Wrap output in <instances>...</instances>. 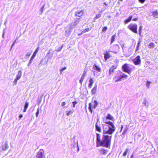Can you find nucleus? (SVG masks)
Returning a JSON list of instances; mask_svg holds the SVG:
<instances>
[{"instance_id": "f257e3e1", "label": "nucleus", "mask_w": 158, "mask_h": 158, "mask_svg": "<svg viewBox=\"0 0 158 158\" xmlns=\"http://www.w3.org/2000/svg\"><path fill=\"white\" fill-rule=\"evenodd\" d=\"M105 124H102L103 135L101 140L100 146L105 147L106 148L110 146L112 135L115 131L116 128L114 123L110 121L105 120L104 121Z\"/></svg>"}, {"instance_id": "f03ea898", "label": "nucleus", "mask_w": 158, "mask_h": 158, "mask_svg": "<svg viewBox=\"0 0 158 158\" xmlns=\"http://www.w3.org/2000/svg\"><path fill=\"white\" fill-rule=\"evenodd\" d=\"M128 76L125 74L119 72L113 78V80L115 81V82H117L121 81L123 78H126Z\"/></svg>"}, {"instance_id": "7ed1b4c3", "label": "nucleus", "mask_w": 158, "mask_h": 158, "mask_svg": "<svg viewBox=\"0 0 158 158\" xmlns=\"http://www.w3.org/2000/svg\"><path fill=\"white\" fill-rule=\"evenodd\" d=\"M122 69L124 72L130 74L132 72V68L128 66L127 64H124L122 67Z\"/></svg>"}, {"instance_id": "20e7f679", "label": "nucleus", "mask_w": 158, "mask_h": 158, "mask_svg": "<svg viewBox=\"0 0 158 158\" xmlns=\"http://www.w3.org/2000/svg\"><path fill=\"white\" fill-rule=\"evenodd\" d=\"M127 28L132 31L135 33H137V26L136 24H130L127 27Z\"/></svg>"}, {"instance_id": "39448f33", "label": "nucleus", "mask_w": 158, "mask_h": 158, "mask_svg": "<svg viewBox=\"0 0 158 158\" xmlns=\"http://www.w3.org/2000/svg\"><path fill=\"white\" fill-rule=\"evenodd\" d=\"M119 48L120 47L118 45L115 44L111 47L110 50H109V52L116 54L119 51Z\"/></svg>"}, {"instance_id": "423d86ee", "label": "nucleus", "mask_w": 158, "mask_h": 158, "mask_svg": "<svg viewBox=\"0 0 158 158\" xmlns=\"http://www.w3.org/2000/svg\"><path fill=\"white\" fill-rule=\"evenodd\" d=\"M123 52L126 57L130 56L132 53L131 47H130L127 49H125Z\"/></svg>"}, {"instance_id": "0eeeda50", "label": "nucleus", "mask_w": 158, "mask_h": 158, "mask_svg": "<svg viewBox=\"0 0 158 158\" xmlns=\"http://www.w3.org/2000/svg\"><path fill=\"white\" fill-rule=\"evenodd\" d=\"M98 105V102L96 100H94V102H92L91 103H90L89 104V109L90 112L92 113V110L91 107L95 109Z\"/></svg>"}, {"instance_id": "6e6552de", "label": "nucleus", "mask_w": 158, "mask_h": 158, "mask_svg": "<svg viewBox=\"0 0 158 158\" xmlns=\"http://www.w3.org/2000/svg\"><path fill=\"white\" fill-rule=\"evenodd\" d=\"M44 153V150L42 149H40L37 153L36 158H45Z\"/></svg>"}, {"instance_id": "1a4fd4ad", "label": "nucleus", "mask_w": 158, "mask_h": 158, "mask_svg": "<svg viewBox=\"0 0 158 158\" xmlns=\"http://www.w3.org/2000/svg\"><path fill=\"white\" fill-rule=\"evenodd\" d=\"M132 61L135 65H139L141 63L140 56H138L132 60Z\"/></svg>"}, {"instance_id": "9d476101", "label": "nucleus", "mask_w": 158, "mask_h": 158, "mask_svg": "<svg viewBox=\"0 0 158 158\" xmlns=\"http://www.w3.org/2000/svg\"><path fill=\"white\" fill-rule=\"evenodd\" d=\"M96 146L98 147L100 146V143H101V135L98 133L96 134Z\"/></svg>"}, {"instance_id": "9b49d317", "label": "nucleus", "mask_w": 158, "mask_h": 158, "mask_svg": "<svg viewBox=\"0 0 158 158\" xmlns=\"http://www.w3.org/2000/svg\"><path fill=\"white\" fill-rule=\"evenodd\" d=\"M79 19H76L74 23L73 22L71 24L70 26V29H73L79 23Z\"/></svg>"}, {"instance_id": "f8f14e48", "label": "nucleus", "mask_w": 158, "mask_h": 158, "mask_svg": "<svg viewBox=\"0 0 158 158\" xmlns=\"http://www.w3.org/2000/svg\"><path fill=\"white\" fill-rule=\"evenodd\" d=\"M117 67V66L116 65L112 66L110 69L109 70V73L110 75L114 71V69H115Z\"/></svg>"}, {"instance_id": "ddd939ff", "label": "nucleus", "mask_w": 158, "mask_h": 158, "mask_svg": "<svg viewBox=\"0 0 158 158\" xmlns=\"http://www.w3.org/2000/svg\"><path fill=\"white\" fill-rule=\"evenodd\" d=\"M106 119L104 120L103 122L105 120H106V121H108L107 119L110 120L112 121L114 120V117L112 116L110 114H107V116L106 117ZM104 123L105 124L104 122Z\"/></svg>"}, {"instance_id": "4468645a", "label": "nucleus", "mask_w": 158, "mask_h": 158, "mask_svg": "<svg viewBox=\"0 0 158 158\" xmlns=\"http://www.w3.org/2000/svg\"><path fill=\"white\" fill-rule=\"evenodd\" d=\"M84 12V10H82L80 11H77L75 13V15L77 16L80 17L83 15Z\"/></svg>"}, {"instance_id": "2eb2a0df", "label": "nucleus", "mask_w": 158, "mask_h": 158, "mask_svg": "<svg viewBox=\"0 0 158 158\" xmlns=\"http://www.w3.org/2000/svg\"><path fill=\"white\" fill-rule=\"evenodd\" d=\"M108 151L107 150H105L103 148H102L101 149H99V152L102 155H106L107 154Z\"/></svg>"}, {"instance_id": "dca6fc26", "label": "nucleus", "mask_w": 158, "mask_h": 158, "mask_svg": "<svg viewBox=\"0 0 158 158\" xmlns=\"http://www.w3.org/2000/svg\"><path fill=\"white\" fill-rule=\"evenodd\" d=\"M8 148V145L7 141H6L4 144L2 146V150L3 151H5Z\"/></svg>"}, {"instance_id": "f3484780", "label": "nucleus", "mask_w": 158, "mask_h": 158, "mask_svg": "<svg viewBox=\"0 0 158 158\" xmlns=\"http://www.w3.org/2000/svg\"><path fill=\"white\" fill-rule=\"evenodd\" d=\"M97 85L95 84L94 87L92 89L91 91V93L92 95H94L96 92L97 89Z\"/></svg>"}, {"instance_id": "a211bd4d", "label": "nucleus", "mask_w": 158, "mask_h": 158, "mask_svg": "<svg viewBox=\"0 0 158 158\" xmlns=\"http://www.w3.org/2000/svg\"><path fill=\"white\" fill-rule=\"evenodd\" d=\"M93 69L94 70L98 71V72H100L101 71V69L100 67L95 64H94V65L93 66Z\"/></svg>"}, {"instance_id": "6ab92c4d", "label": "nucleus", "mask_w": 158, "mask_h": 158, "mask_svg": "<svg viewBox=\"0 0 158 158\" xmlns=\"http://www.w3.org/2000/svg\"><path fill=\"white\" fill-rule=\"evenodd\" d=\"M152 15L154 17L158 18V12L157 10L153 11Z\"/></svg>"}, {"instance_id": "aec40b11", "label": "nucleus", "mask_w": 158, "mask_h": 158, "mask_svg": "<svg viewBox=\"0 0 158 158\" xmlns=\"http://www.w3.org/2000/svg\"><path fill=\"white\" fill-rule=\"evenodd\" d=\"M95 129L98 132H100L101 131V127L100 126H99L98 125L97 122L96 123L95 125Z\"/></svg>"}, {"instance_id": "412c9836", "label": "nucleus", "mask_w": 158, "mask_h": 158, "mask_svg": "<svg viewBox=\"0 0 158 158\" xmlns=\"http://www.w3.org/2000/svg\"><path fill=\"white\" fill-rule=\"evenodd\" d=\"M22 76V72L21 71H19L18 73V74L16 75V79H19Z\"/></svg>"}, {"instance_id": "4be33fe9", "label": "nucleus", "mask_w": 158, "mask_h": 158, "mask_svg": "<svg viewBox=\"0 0 158 158\" xmlns=\"http://www.w3.org/2000/svg\"><path fill=\"white\" fill-rule=\"evenodd\" d=\"M89 84L88 86L89 88H91L93 85V84L94 83L93 80L92 78H90V80L89 81Z\"/></svg>"}, {"instance_id": "5701e85b", "label": "nucleus", "mask_w": 158, "mask_h": 158, "mask_svg": "<svg viewBox=\"0 0 158 158\" xmlns=\"http://www.w3.org/2000/svg\"><path fill=\"white\" fill-rule=\"evenodd\" d=\"M132 17V16H130L128 19H126L125 21V24H127L130 22L131 20Z\"/></svg>"}, {"instance_id": "b1692460", "label": "nucleus", "mask_w": 158, "mask_h": 158, "mask_svg": "<svg viewBox=\"0 0 158 158\" xmlns=\"http://www.w3.org/2000/svg\"><path fill=\"white\" fill-rule=\"evenodd\" d=\"M29 103L28 102H25V104L24 106V109L23 110V112H25L26 111L27 109Z\"/></svg>"}, {"instance_id": "393cba45", "label": "nucleus", "mask_w": 158, "mask_h": 158, "mask_svg": "<svg viewBox=\"0 0 158 158\" xmlns=\"http://www.w3.org/2000/svg\"><path fill=\"white\" fill-rule=\"evenodd\" d=\"M155 47V44L153 42L150 43L148 44V47L150 48H152Z\"/></svg>"}, {"instance_id": "a878e982", "label": "nucleus", "mask_w": 158, "mask_h": 158, "mask_svg": "<svg viewBox=\"0 0 158 158\" xmlns=\"http://www.w3.org/2000/svg\"><path fill=\"white\" fill-rule=\"evenodd\" d=\"M74 110H70L69 111L66 110V113L67 116H69L70 114H72Z\"/></svg>"}, {"instance_id": "bb28decb", "label": "nucleus", "mask_w": 158, "mask_h": 158, "mask_svg": "<svg viewBox=\"0 0 158 158\" xmlns=\"http://www.w3.org/2000/svg\"><path fill=\"white\" fill-rule=\"evenodd\" d=\"M39 47H38L37 48L36 50L34 52L33 54V55L32 56V57L35 58V56L36 55V54L37 52H38V51H39Z\"/></svg>"}, {"instance_id": "cd10ccee", "label": "nucleus", "mask_w": 158, "mask_h": 158, "mask_svg": "<svg viewBox=\"0 0 158 158\" xmlns=\"http://www.w3.org/2000/svg\"><path fill=\"white\" fill-rule=\"evenodd\" d=\"M32 53V52L31 51H30L27 52L26 54V58H28L29 56L31 55V54Z\"/></svg>"}, {"instance_id": "c85d7f7f", "label": "nucleus", "mask_w": 158, "mask_h": 158, "mask_svg": "<svg viewBox=\"0 0 158 158\" xmlns=\"http://www.w3.org/2000/svg\"><path fill=\"white\" fill-rule=\"evenodd\" d=\"M116 36L115 35H114L112 36L111 40V44L114 41Z\"/></svg>"}, {"instance_id": "c756f323", "label": "nucleus", "mask_w": 158, "mask_h": 158, "mask_svg": "<svg viewBox=\"0 0 158 158\" xmlns=\"http://www.w3.org/2000/svg\"><path fill=\"white\" fill-rule=\"evenodd\" d=\"M110 57V55L107 52L104 54V58L106 60L109 58Z\"/></svg>"}, {"instance_id": "7c9ffc66", "label": "nucleus", "mask_w": 158, "mask_h": 158, "mask_svg": "<svg viewBox=\"0 0 158 158\" xmlns=\"http://www.w3.org/2000/svg\"><path fill=\"white\" fill-rule=\"evenodd\" d=\"M143 104L145 105V106H146L147 108L148 107V104L146 100L145 99L143 102Z\"/></svg>"}, {"instance_id": "2f4dec72", "label": "nucleus", "mask_w": 158, "mask_h": 158, "mask_svg": "<svg viewBox=\"0 0 158 158\" xmlns=\"http://www.w3.org/2000/svg\"><path fill=\"white\" fill-rule=\"evenodd\" d=\"M34 58L32 56L31 57V58L30 59V61H29V63L28 64V66H29L31 64V63H32V61Z\"/></svg>"}, {"instance_id": "473e14b6", "label": "nucleus", "mask_w": 158, "mask_h": 158, "mask_svg": "<svg viewBox=\"0 0 158 158\" xmlns=\"http://www.w3.org/2000/svg\"><path fill=\"white\" fill-rule=\"evenodd\" d=\"M84 78H85V77H82V76H81L80 80L79 81V82L81 85H82V82L84 79Z\"/></svg>"}, {"instance_id": "72a5a7b5", "label": "nucleus", "mask_w": 158, "mask_h": 158, "mask_svg": "<svg viewBox=\"0 0 158 158\" xmlns=\"http://www.w3.org/2000/svg\"><path fill=\"white\" fill-rule=\"evenodd\" d=\"M151 83V82L150 81H147L146 85L148 88H149L150 87V84Z\"/></svg>"}, {"instance_id": "f704fd0d", "label": "nucleus", "mask_w": 158, "mask_h": 158, "mask_svg": "<svg viewBox=\"0 0 158 158\" xmlns=\"http://www.w3.org/2000/svg\"><path fill=\"white\" fill-rule=\"evenodd\" d=\"M128 148L126 149L125 151L123 153V156H125L126 155L127 153V152H128Z\"/></svg>"}, {"instance_id": "c9c22d12", "label": "nucleus", "mask_w": 158, "mask_h": 158, "mask_svg": "<svg viewBox=\"0 0 158 158\" xmlns=\"http://www.w3.org/2000/svg\"><path fill=\"white\" fill-rule=\"evenodd\" d=\"M89 30V28H86L85 30H83L82 32L81 33H83L88 31Z\"/></svg>"}, {"instance_id": "e433bc0d", "label": "nucleus", "mask_w": 158, "mask_h": 158, "mask_svg": "<svg viewBox=\"0 0 158 158\" xmlns=\"http://www.w3.org/2000/svg\"><path fill=\"white\" fill-rule=\"evenodd\" d=\"M129 125H126V127H125L124 130L125 131H127L129 129Z\"/></svg>"}, {"instance_id": "4c0bfd02", "label": "nucleus", "mask_w": 158, "mask_h": 158, "mask_svg": "<svg viewBox=\"0 0 158 158\" xmlns=\"http://www.w3.org/2000/svg\"><path fill=\"white\" fill-rule=\"evenodd\" d=\"M107 29V27H105L102 29V31L103 32H105Z\"/></svg>"}, {"instance_id": "58836bf2", "label": "nucleus", "mask_w": 158, "mask_h": 158, "mask_svg": "<svg viewBox=\"0 0 158 158\" xmlns=\"http://www.w3.org/2000/svg\"><path fill=\"white\" fill-rule=\"evenodd\" d=\"M101 16V15L100 14H98L96 15L95 17L94 18V19H98Z\"/></svg>"}, {"instance_id": "ea45409f", "label": "nucleus", "mask_w": 158, "mask_h": 158, "mask_svg": "<svg viewBox=\"0 0 158 158\" xmlns=\"http://www.w3.org/2000/svg\"><path fill=\"white\" fill-rule=\"evenodd\" d=\"M18 80H19L16 79V78H15V79L14 81H13V84L14 85H16L17 84V81Z\"/></svg>"}, {"instance_id": "a19ab883", "label": "nucleus", "mask_w": 158, "mask_h": 158, "mask_svg": "<svg viewBox=\"0 0 158 158\" xmlns=\"http://www.w3.org/2000/svg\"><path fill=\"white\" fill-rule=\"evenodd\" d=\"M73 104V107H75V106L76 104L77 103V102L76 101H75L72 102Z\"/></svg>"}, {"instance_id": "79ce46f5", "label": "nucleus", "mask_w": 158, "mask_h": 158, "mask_svg": "<svg viewBox=\"0 0 158 158\" xmlns=\"http://www.w3.org/2000/svg\"><path fill=\"white\" fill-rule=\"evenodd\" d=\"M121 47L122 48L123 51V52L124 50L126 49V48L124 47V44H123L122 45H121Z\"/></svg>"}, {"instance_id": "37998d69", "label": "nucleus", "mask_w": 158, "mask_h": 158, "mask_svg": "<svg viewBox=\"0 0 158 158\" xmlns=\"http://www.w3.org/2000/svg\"><path fill=\"white\" fill-rule=\"evenodd\" d=\"M39 114V108L37 109V112L36 113L35 115L36 117L38 116V114Z\"/></svg>"}, {"instance_id": "c03bdc74", "label": "nucleus", "mask_w": 158, "mask_h": 158, "mask_svg": "<svg viewBox=\"0 0 158 158\" xmlns=\"http://www.w3.org/2000/svg\"><path fill=\"white\" fill-rule=\"evenodd\" d=\"M45 5V4L40 9V11L41 12V14H42V12L43 11V9L44 8Z\"/></svg>"}, {"instance_id": "a18cd8bd", "label": "nucleus", "mask_w": 158, "mask_h": 158, "mask_svg": "<svg viewBox=\"0 0 158 158\" xmlns=\"http://www.w3.org/2000/svg\"><path fill=\"white\" fill-rule=\"evenodd\" d=\"M66 67H64L62 69H61L60 70V73H61L65 69H66Z\"/></svg>"}, {"instance_id": "49530a36", "label": "nucleus", "mask_w": 158, "mask_h": 158, "mask_svg": "<svg viewBox=\"0 0 158 158\" xmlns=\"http://www.w3.org/2000/svg\"><path fill=\"white\" fill-rule=\"evenodd\" d=\"M5 34V30L4 29V30H3V34H2V37L3 38H4V35Z\"/></svg>"}, {"instance_id": "de8ad7c7", "label": "nucleus", "mask_w": 158, "mask_h": 158, "mask_svg": "<svg viewBox=\"0 0 158 158\" xmlns=\"http://www.w3.org/2000/svg\"><path fill=\"white\" fill-rule=\"evenodd\" d=\"M15 42H16V41H15L13 42V44H12V45H11V48H10V50H11V49H12V48L14 46V45H15Z\"/></svg>"}, {"instance_id": "09e8293b", "label": "nucleus", "mask_w": 158, "mask_h": 158, "mask_svg": "<svg viewBox=\"0 0 158 158\" xmlns=\"http://www.w3.org/2000/svg\"><path fill=\"white\" fill-rule=\"evenodd\" d=\"M140 46V41H139L137 44V45L136 47H138V48H139Z\"/></svg>"}, {"instance_id": "8fccbe9b", "label": "nucleus", "mask_w": 158, "mask_h": 158, "mask_svg": "<svg viewBox=\"0 0 158 158\" xmlns=\"http://www.w3.org/2000/svg\"><path fill=\"white\" fill-rule=\"evenodd\" d=\"M65 102H62V103H61V106H65Z\"/></svg>"}, {"instance_id": "3c124183", "label": "nucleus", "mask_w": 158, "mask_h": 158, "mask_svg": "<svg viewBox=\"0 0 158 158\" xmlns=\"http://www.w3.org/2000/svg\"><path fill=\"white\" fill-rule=\"evenodd\" d=\"M127 131H125L124 130L123 131V132L122 134L124 136L126 133Z\"/></svg>"}, {"instance_id": "603ef678", "label": "nucleus", "mask_w": 158, "mask_h": 158, "mask_svg": "<svg viewBox=\"0 0 158 158\" xmlns=\"http://www.w3.org/2000/svg\"><path fill=\"white\" fill-rule=\"evenodd\" d=\"M139 1L141 3H143L145 1V0H139Z\"/></svg>"}, {"instance_id": "864d4df0", "label": "nucleus", "mask_w": 158, "mask_h": 158, "mask_svg": "<svg viewBox=\"0 0 158 158\" xmlns=\"http://www.w3.org/2000/svg\"><path fill=\"white\" fill-rule=\"evenodd\" d=\"M23 117V115L22 114H20L19 116V119L22 118Z\"/></svg>"}, {"instance_id": "5fc2aeb1", "label": "nucleus", "mask_w": 158, "mask_h": 158, "mask_svg": "<svg viewBox=\"0 0 158 158\" xmlns=\"http://www.w3.org/2000/svg\"><path fill=\"white\" fill-rule=\"evenodd\" d=\"M142 29V26H140L139 28V31H141Z\"/></svg>"}, {"instance_id": "6e6d98bb", "label": "nucleus", "mask_w": 158, "mask_h": 158, "mask_svg": "<svg viewBox=\"0 0 158 158\" xmlns=\"http://www.w3.org/2000/svg\"><path fill=\"white\" fill-rule=\"evenodd\" d=\"M138 20V18H135L133 19L132 20L134 21H136Z\"/></svg>"}, {"instance_id": "4d7b16f0", "label": "nucleus", "mask_w": 158, "mask_h": 158, "mask_svg": "<svg viewBox=\"0 0 158 158\" xmlns=\"http://www.w3.org/2000/svg\"><path fill=\"white\" fill-rule=\"evenodd\" d=\"M86 71H84L83 74L86 75Z\"/></svg>"}, {"instance_id": "13d9d810", "label": "nucleus", "mask_w": 158, "mask_h": 158, "mask_svg": "<svg viewBox=\"0 0 158 158\" xmlns=\"http://www.w3.org/2000/svg\"><path fill=\"white\" fill-rule=\"evenodd\" d=\"M139 49V48H138V47H136V50L135 51H137Z\"/></svg>"}, {"instance_id": "bf43d9fd", "label": "nucleus", "mask_w": 158, "mask_h": 158, "mask_svg": "<svg viewBox=\"0 0 158 158\" xmlns=\"http://www.w3.org/2000/svg\"><path fill=\"white\" fill-rule=\"evenodd\" d=\"M61 50V48H60L59 49L57 50L58 51H60Z\"/></svg>"}, {"instance_id": "052dcab7", "label": "nucleus", "mask_w": 158, "mask_h": 158, "mask_svg": "<svg viewBox=\"0 0 158 158\" xmlns=\"http://www.w3.org/2000/svg\"><path fill=\"white\" fill-rule=\"evenodd\" d=\"M141 31H139V35H140V36L141 35Z\"/></svg>"}, {"instance_id": "680f3d73", "label": "nucleus", "mask_w": 158, "mask_h": 158, "mask_svg": "<svg viewBox=\"0 0 158 158\" xmlns=\"http://www.w3.org/2000/svg\"><path fill=\"white\" fill-rule=\"evenodd\" d=\"M104 4L106 6H107L108 5V4L106 3V2H105L104 3Z\"/></svg>"}, {"instance_id": "e2e57ef3", "label": "nucleus", "mask_w": 158, "mask_h": 158, "mask_svg": "<svg viewBox=\"0 0 158 158\" xmlns=\"http://www.w3.org/2000/svg\"><path fill=\"white\" fill-rule=\"evenodd\" d=\"M123 126L122 125L121 126V131L122 130L123 128Z\"/></svg>"}, {"instance_id": "0e129e2a", "label": "nucleus", "mask_w": 158, "mask_h": 158, "mask_svg": "<svg viewBox=\"0 0 158 158\" xmlns=\"http://www.w3.org/2000/svg\"><path fill=\"white\" fill-rule=\"evenodd\" d=\"M133 155L132 154V155H131V158H133Z\"/></svg>"}, {"instance_id": "69168bd1", "label": "nucleus", "mask_w": 158, "mask_h": 158, "mask_svg": "<svg viewBox=\"0 0 158 158\" xmlns=\"http://www.w3.org/2000/svg\"><path fill=\"white\" fill-rule=\"evenodd\" d=\"M85 75H84V74H82V76H82V77H85Z\"/></svg>"}, {"instance_id": "338daca9", "label": "nucleus", "mask_w": 158, "mask_h": 158, "mask_svg": "<svg viewBox=\"0 0 158 158\" xmlns=\"http://www.w3.org/2000/svg\"><path fill=\"white\" fill-rule=\"evenodd\" d=\"M50 53V51L49 50L48 52V54H49Z\"/></svg>"}, {"instance_id": "774afa93", "label": "nucleus", "mask_w": 158, "mask_h": 158, "mask_svg": "<svg viewBox=\"0 0 158 158\" xmlns=\"http://www.w3.org/2000/svg\"><path fill=\"white\" fill-rule=\"evenodd\" d=\"M63 45H62L60 48H61V49L62 48H63Z\"/></svg>"}]
</instances>
